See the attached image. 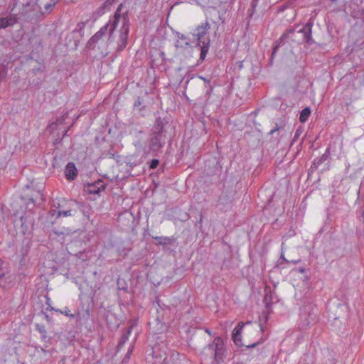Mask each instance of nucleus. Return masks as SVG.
Masks as SVG:
<instances>
[{
  "label": "nucleus",
  "instance_id": "obj_4",
  "mask_svg": "<svg viewBox=\"0 0 364 364\" xmlns=\"http://www.w3.org/2000/svg\"><path fill=\"white\" fill-rule=\"evenodd\" d=\"M105 186L103 181H98L94 183L88 184L86 191L90 194H99L100 192L105 191Z\"/></svg>",
  "mask_w": 364,
  "mask_h": 364
},
{
  "label": "nucleus",
  "instance_id": "obj_7",
  "mask_svg": "<svg viewBox=\"0 0 364 364\" xmlns=\"http://www.w3.org/2000/svg\"><path fill=\"white\" fill-rule=\"evenodd\" d=\"M16 21V18L13 16L0 18V29L14 25Z\"/></svg>",
  "mask_w": 364,
  "mask_h": 364
},
{
  "label": "nucleus",
  "instance_id": "obj_1",
  "mask_svg": "<svg viewBox=\"0 0 364 364\" xmlns=\"http://www.w3.org/2000/svg\"><path fill=\"white\" fill-rule=\"evenodd\" d=\"M122 4H119L113 16L105 26L95 33L93 41H98L109 31V38L116 41L119 50H123L127 43L129 30V20L127 14H122Z\"/></svg>",
  "mask_w": 364,
  "mask_h": 364
},
{
  "label": "nucleus",
  "instance_id": "obj_13",
  "mask_svg": "<svg viewBox=\"0 0 364 364\" xmlns=\"http://www.w3.org/2000/svg\"><path fill=\"white\" fill-rule=\"evenodd\" d=\"M159 163V161L158 159L151 160V164H150V168L152 169L156 168L158 166Z\"/></svg>",
  "mask_w": 364,
  "mask_h": 364
},
{
  "label": "nucleus",
  "instance_id": "obj_5",
  "mask_svg": "<svg viewBox=\"0 0 364 364\" xmlns=\"http://www.w3.org/2000/svg\"><path fill=\"white\" fill-rule=\"evenodd\" d=\"M77 174V170L74 163H68L65 169V178L68 180L73 181L75 178Z\"/></svg>",
  "mask_w": 364,
  "mask_h": 364
},
{
  "label": "nucleus",
  "instance_id": "obj_2",
  "mask_svg": "<svg viewBox=\"0 0 364 364\" xmlns=\"http://www.w3.org/2000/svg\"><path fill=\"white\" fill-rule=\"evenodd\" d=\"M257 326L254 327L250 322L239 323L232 332V338L235 343L238 346H245L247 348H253L258 344L256 341L259 336V332L257 329Z\"/></svg>",
  "mask_w": 364,
  "mask_h": 364
},
{
  "label": "nucleus",
  "instance_id": "obj_15",
  "mask_svg": "<svg viewBox=\"0 0 364 364\" xmlns=\"http://www.w3.org/2000/svg\"><path fill=\"white\" fill-rule=\"evenodd\" d=\"M64 314L70 318H74L75 315L70 313V310L65 309Z\"/></svg>",
  "mask_w": 364,
  "mask_h": 364
},
{
  "label": "nucleus",
  "instance_id": "obj_8",
  "mask_svg": "<svg viewBox=\"0 0 364 364\" xmlns=\"http://www.w3.org/2000/svg\"><path fill=\"white\" fill-rule=\"evenodd\" d=\"M311 26L309 23L306 24L302 29L299 30V32L304 34V41L309 42L311 39Z\"/></svg>",
  "mask_w": 364,
  "mask_h": 364
},
{
  "label": "nucleus",
  "instance_id": "obj_11",
  "mask_svg": "<svg viewBox=\"0 0 364 364\" xmlns=\"http://www.w3.org/2000/svg\"><path fill=\"white\" fill-rule=\"evenodd\" d=\"M311 114V109L309 107L303 109L300 113L299 120L301 122H306Z\"/></svg>",
  "mask_w": 364,
  "mask_h": 364
},
{
  "label": "nucleus",
  "instance_id": "obj_17",
  "mask_svg": "<svg viewBox=\"0 0 364 364\" xmlns=\"http://www.w3.org/2000/svg\"><path fill=\"white\" fill-rule=\"evenodd\" d=\"M2 264H3V262L1 261H0V269L2 267Z\"/></svg>",
  "mask_w": 364,
  "mask_h": 364
},
{
  "label": "nucleus",
  "instance_id": "obj_12",
  "mask_svg": "<svg viewBox=\"0 0 364 364\" xmlns=\"http://www.w3.org/2000/svg\"><path fill=\"white\" fill-rule=\"evenodd\" d=\"M61 215H63L65 217L70 216V215H72V210H68L66 211H60V210L58 211L57 217H60Z\"/></svg>",
  "mask_w": 364,
  "mask_h": 364
},
{
  "label": "nucleus",
  "instance_id": "obj_10",
  "mask_svg": "<svg viewBox=\"0 0 364 364\" xmlns=\"http://www.w3.org/2000/svg\"><path fill=\"white\" fill-rule=\"evenodd\" d=\"M201 48L200 58L203 60L205 59L206 54L208 51L209 46H210V40L209 38H206V41H203L200 45H199Z\"/></svg>",
  "mask_w": 364,
  "mask_h": 364
},
{
  "label": "nucleus",
  "instance_id": "obj_9",
  "mask_svg": "<svg viewBox=\"0 0 364 364\" xmlns=\"http://www.w3.org/2000/svg\"><path fill=\"white\" fill-rule=\"evenodd\" d=\"M37 4L41 13L48 12L51 7V5L46 0H38Z\"/></svg>",
  "mask_w": 364,
  "mask_h": 364
},
{
  "label": "nucleus",
  "instance_id": "obj_16",
  "mask_svg": "<svg viewBox=\"0 0 364 364\" xmlns=\"http://www.w3.org/2000/svg\"><path fill=\"white\" fill-rule=\"evenodd\" d=\"M299 271H300V272L304 273V269L301 268Z\"/></svg>",
  "mask_w": 364,
  "mask_h": 364
},
{
  "label": "nucleus",
  "instance_id": "obj_3",
  "mask_svg": "<svg viewBox=\"0 0 364 364\" xmlns=\"http://www.w3.org/2000/svg\"><path fill=\"white\" fill-rule=\"evenodd\" d=\"M209 29L210 24L207 21L197 26L195 30L194 36L198 40V45H200L203 41H206V39L204 38V36L207 34Z\"/></svg>",
  "mask_w": 364,
  "mask_h": 364
},
{
  "label": "nucleus",
  "instance_id": "obj_14",
  "mask_svg": "<svg viewBox=\"0 0 364 364\" xmlns=\"http://www.w3.org/2000/svg\"><path fill=\"white\" fill-rule=\"evenodd\" d=\"M0 286H1L4 288L6 287L5 277L4 275L0 276Z\"/></svg>",
  "mask_w": 364,
  "mask_h": 364
},
{
  "label": "nucleus",
  "instance_id": "obj_6",
  "mask_svg": "<svg viewBox=\"0 0 364 364\" xmlns=\"http://www.w3.org/2000/svg\"><path fill=\"white\" fill-rule=\"evenodd\" d=\"M213 343L215 348V356L216 358H220L223 352V343L222 338L218 337L214 339Z\"/></svg>",
  "mask_w": 364,
  "mask_h": 364
}]
</instances>
